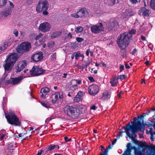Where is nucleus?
Masks as SVG:
<instances>
[{
	"instance_id": "nucleus-46",
	"label": "nucleus",
	"mask_w": 155,
	"mask_h": 155,
	"mask_svg": "<svg viewBox=\"0 0 155 155\" xmlns=\"http://www.w3.org/2000/svg\"><path fill=\"white\" fill-rule=\"evenodd\" d=\"M41 104L43 106L47 108H48L49 107V106L48 104H46L45 103H41Z\"/></svg>"
},
{
	"instance_id": "nucleus-7",
	"label": "nucleus",
	"mask_w": 155,
	"mask_h": 155,
	"mask_svg": "<svg viewBox=\"0 0 155 155\" xmlns=\"http://www.w3.org/2000/svg\"><path fill=\"white\" fill-rule=\"evenodd\" d=\"M88 11L86 9L83 8L79 10L76 13L71 14V15L75 18H78L86 17L88 15Z\"/></svg>"
},
{
	"instance_id": "nucleus-57",
	"label": "nucleus",
	"mask_w": 155,
	"mask_h": 155,
	"mask_svg": "<svg viewBox=\"0 0 155 155\" xmlns=\"http://www.w3.org/2000/svg\"><path fill=\"white\" fill-rule=\"evenodd\" d=\"M117 141V139H115L112 142V144L113 145Z\"/></svg>"
},
{
	"instance_id": "nucleus-58",
	"label": "nucleus",
	"mask_w": 155,
	"mask_h": 155,
	"mask_svg": "<svg viewBox=\"0 0 155 155\" xmlns=\"http://www.w3.org/2000/svg\"><path fill=\"white\" fill-rule=\"evenodd\" d=\"M8 43H7V42L5 43H4L3 46L5 47V48H6L8 47Z\"/></svg>"
},
{
	"instance_id": "nucleus-8",
	"label": "nucleus",
	"mask_w": 155,
	"mask_h": 155,
	"mask_svg": "<svg viewBox=\"0 0 155 155\" xmlns=\"http://www.w3.org/2000/svg\"><path fill=\"white\" fill-rule=\"evenodd\" d=\"M45 72V70L37 66H34L30 71L31 75L34 76L39 75L43 74Z\"/></svg>"
},
{
	"instance_id": "nucleus-20",
	"label": "nucleus",
	"mask_w": 155,
	"mask_h": 155,
	"mask_svg": "<svg viewBox=\"0 0 155 155\" xmlns=\"http://www.w3.org/2000/svg\"><path fill=\"white\" fill-rule=\"evenodd\" d=\"M50 90L47 87H44L41 88V93L42 94L41 97L45 98L46 95L49 93Z\"/></svg>"
},
{
	"instance_id": "nucleus-35",
	"label": "nucleus",
	"mask_w": 155,
	"mask_h": 155,
	"mask_svg": "<svg viewBox=\"0 0 155 155\" xmlns=\"http://www.w3.org/2000/svg\"><path fill=\"white\" fill-rule=\"evenodd\" d=\"M15 147L14 146L13 143H11L9 144L8 146V148L10 150H13Z\"/></svg>"
},
{
	"instance_id": "nucleus-23",
	"label": "nucleus",
	"mask_w": 155,
	"mask_h": 155,
	"mask_svg": "<svg viewBox=\"0 0 155 155\" xmlns=\"http://www.w3.org/2000/svg\"><path fill=\"white\" fill-rule=\"evenodd\" d=\"M147 153L149 155H155V145L149 146L147 150Z\"/></svg>"
},
{
	"instance_id": "nucleus-4",
	"label": "nucleus",
	"mask_w": 155,
	"mask_h": 155,
	"mask_svg": "<svg viewBox=\"0 0 155 155\" xmlns=\"http://www.w3.org/2000/svg\"><path fill=\"white\" fill-rule=\"evenodd\" d=\"M31 47V44L30 43L24 42L18 45L16 50L18 53L23 54L28 52Z\"/></svg>"
},
{
	"instance_id": "nucleus-17",
	"label": "nucleus",
	"mask_w": 155,
	"mask_h": 155,
	"mask_svg": "<svg viewBox=\"0 0 155 155\" xmlns=\"http://www.w3.org/2000/svg\"><path fill=\"white\" fill-rule=\"evenodd\" d=\"M127 149L121 155H131V151L134 148L130 143H128L126 145Z\"/></svg>"
},
{
	"instance_id": "nucleus-54",
	"label": "nucleus",
	"mask_w": 155,
	"mask_h": 155,
	"mask_svg": "<svg viewBox=\"0 0 155 155\" xmlns=\"http://www.w3.org/2000/svg\"><path fill=\"white\" fill-rule=\"evenodd\" d=\"M72 37V35L71 33H69L67 35V38H71Z\"/></svg>"
},
{
	"instance_id": "nucleus-25",
	"label": "nucleus",
	"mask_w": 155,
	"mask_h": 155,
	"mask_svg": "<svg viewBox=\"0 0 155 155\" xmlns=\"http://www.w3.org/2000/svg\"><path fill=\"white\" fill-rule=\"evenodd\" d=\"M56 146H55V145H50L48 148L44 149V150H45V154L50 153L51 150L56 148Z\"/></svg>"
},
{
	"instance_id": "nucleus-12",
	"label": "nucleus",
	"mask_w": 155,
	"mask_h": 155,
	"mask_svg": "<svg viewBox=\"0 0 155 155\" xmlns=\"http://www.w3.org/2000/svg\"><path fill=\"white\" fill-rule=\"evenodd\" d=\"M104 28L102 24L99 23V25H94L91 27L92 32L94 33H98L103 30Z\"/></svg>"
},
{
	"instance_id": "nucleus-44",
	"label": "nucleus",
	"mask_w": 155,
	"mask_h": 155,
	"mask_svg": "<svg viewBox=\"0 0 155 155\" xmlns=\"http://www.w3.org/2000/svg\"><path fill=\"white\" fill-rule=\"evenodd\" d=\"M85 64L88 67L89 65L91 63V61L89 60H88L87 61H85Z\"/></svg>"
},
{
	"instance_id": "nucleus-64",
	"label": "nucleus",
	"mask_w": 155,
	"mask_h": 155,
	"mask_svg": "<svg viewBox=\"0 0 155 155\" xmlns=\"http://www.w3.org/2000/svg\"><path fill=\"white\" fill-rule=\"evenodd\" d=\"M91 108L92 110H95L97 108V107L95 105H93L91 107Z\"/></svg>"
},
{
	"instance_id": "nucleus-47",
	"label": "nucleus",
	"mask_w": 155,
	"mask_h": 155,
	"mask_svg": "<svg viewBox=\"0 0 155 155\" xmlns=\"http://www.w3.org/2000/svg\"><path fill=\"white\" fill-rule=\"evenodd\" d=\"M88 78L89 80L91 82H94L95 81L94 79L92 77H88Z\"/></svg>"
},
{
	"instance_id": "nucleus-49",
	"label": "nucleus",
	"mask_w": 155,
	"mask_h": 155,
	"mask_svg": "<svg viewBox=\"0 0 155 155\" xmlns=\"http://www.w3.org/2000/svg\"><path fill=\"white\" fill-rule=\"evenodd\" d=\"M56 53H53L52 55H51V58L52 59H53L54 60L56 59Z\"/></svg>"
},
{
	"instance_id": "nucleus-60",
	"label": "nucleus",
	"mask_w": 155,
	"mask_h": 155,
	"mask_svg": "<svg viewBox=\"0 0 155 155\" xmlns=\"http://www.w3.org/2000/svg\"><path fill=\"white\" fill-rule=\"evenodd\" d=\"M137 52V50L136 48H135L134 49L133 51L132 52V54L133 55H134L136 52Z\"/></svg>"
},
{
	"instance_id": "nucleus-13",
	"label": "nucleus",
	"mask_w": 155,
	"mask_h": 155,
	"mask_svg": "<svg viewBox=\"0 0 155 155\" xmlns=\"http://www.w3.org/2000/svg\"><path fill=\"white\" fill-rule=\"evenodd\" d=\"M27 64L26 60H22L19 62L15 67V72L17 73L21 71L26 66Z\"/></svg>"
},
{
	"instance_id": "nucleus-3",
	"label": "nucleus",
	"mask_w": 155,
	"mask_h": 155,
	"mask_svg": "<svg viewBox=\"0 0 155 155\" xmlns=\"http://www.w3.org/2000/svg\"><path fill=\"white\" fill-rule=\"evenodd\" d=\"M64 111L65 114L73 119H76L80 116V113L79 110L68 105L65 106L64 108Z\"/></svg>"
},
{
	"instance_id": "nucleus-24",
	"label": "nucleus",
	"mask_w": 155,
	"mask_h": 155,
	"mask_svg": "<svg viewBox=\"0 0 155 155\" xmlns=\"http://www.w3.org/2000/svg\"><path fill=\"white\" fill-rule=\"evenodd\" d=\"M23 77L22 76H19L16 78H12V84L15 85L19 83L22 81Z\"/></svg>"
},
{
	"instance_id": "nucleus-10",
	"label": "nucleus",
	"mask_w": 155,
	"mask_h": 155,
	"mask_svg": "<svg viewBox=\"0 0 155 155\" xmlns=\"http://www.w3.org/2000/svg\"><path fill=\"white\" fill-rule=\"evenodd\" d=\"M51 26L49 23L45 22L41 23L38 27L39 30L44 32H45L49 31Z\"/></svg>"
},
{
	"instance_id": "nucleus-11",
	"label": "nucleus",
	"mask_w": 155,
	"mask_h": 155,
	"mask_svg": "<svg viewBox=\"0 0 155 155\" xmlns=\"http://www.w3.org/2000/svg\"><path fill=\"white\" fill-rule=\"evenodd\" d=\"M88 91L90 94L95 95L99 91V87L97 85L93 84L90 86L88 89Z\"/></svg>"
},
{
	"instance_id": "nucleus-14",
	"label": "nucleus",
	"mask_w": 155,
	"mask_h": 155,
	"mask_svg": "<svg viewBox=\"0 0 155 155\" xmlns=\"http://www.w3.org/2000/svg\"><path fill=\"white\" fill-rule=\"evenodd\" d=\"M135 12L130 9H127L125 10V12L123 13L121 18L124 19L125 18H128L130 16L134 15Z\"/></svg>"
},
{
	"instance_id": "nucleus-62",
	"label": "nucleus",
	"mask_w": 155,
	"mask_h": 155,
	"mask_svg": "<svg viewBox=\"0 0 155 155\" xmlns=\"http://www.w3.org/2000/svg\"><path fill=\"white\" fill-rule=\"evenodd\" d=\"M75 81H76V83L78 84H80L81 83V81L80 80L78 81V80H76Z\"/></svg>"
},
{
	"instance_id": "nucleus-39",
	"label": "nucleus",
	"mask_w": 155,
	"mask_h": 155,
	"mask_svg": "<svg viewBox=\"0 0 155 155\" xmlns=\"http://www.w3.org/2000/svg\"><path fill=\"white\" fill-rule=\"evenodd\" d=\"M127 76L125 75H122L120 76H119L117 77H119V79H120L121 80H123Z\"/></svg>"
},
{
	"instance_id": "nucleus-9",
	"label": "nucleus",
	"mask_w": 155,
	"mask_h": 155,
	"mask_svg": "<svg viewBox=\"0 0 155 155\" xmlns=\"http://www.w3.org/2000/svg\"><path fill=\"white\" fill-rule=\"evenodd\" d=\"M18 58V54L15 53H12L9 54L6 60L7 61L14 64Z\"/></svg>"
},
{
	"instance_id": "nucleus-48",
	"label": "nucleus",
	"mask_w": 155,
	"mask_h": 155,
	"mask_svg": "<svg viewBox=\"0 0 155 155\" xmlns=\"http://www.w3.org/2000/svg\"><path fill=\"white\" fill-rule=\"evenodd\" d=\"M64 138L65 142H67L68 141H70V140H71V138L68 139V138L67 137H65Z\"/></svg>"
},
{
	"instance_id": "nucleus-56",
	"label": "nucleus",
	"mask_w": 155,
	"mask_h": 155,
	"mask_svg": "<svg viewBox=\"0 0 155 155\" xmlns=\"http://www.w3.org/2000/svg\"><path fill=\"white\" fill-rule=\"evenodd\" d=\"M141 39L143 41H145L146 40V37L143 35H141Z\"/></svg>"
},
{
	"instance_id": "nucleus-42",
	"label": "nucleus",
	"mask_w": 155,
	"mask_h": 155,
	"mask_svg": "<svg viewBox=\"0 0 155 155\" xmlns=\"http://www.w3.org/2000/svg\"><path fill=\"white\" fill-rule=\"evenodd\" d=\"M108 150L106 149L103 153L101 154L100 155H108Z\"/></svg>"
},
{
	"instance_id": "nucleus-6",
	"label": "nucleus",
	"mask_w": 155,
	"mask_h": 155,
	"mask_svg": "<svg viewBox=\"0 0 155 155\" xmlns=\"http://www.w3.org/2000/svg\"><path fill=\"white\" fill-rule=\"evenodd\" d=\"M48 5L49 4L46 1H40L36 7V11L38 12H40L43 10H47L48 7Z\"/></svg>"
},
{
	"instance_id": "nucleus-51",
	"label": "nucleus",
	"mask_w": 155,
	"mask_h": 155,
	"mask_svg": "<svg viewBox=\"0 0 155 155\" xmlns=\"http://www.w3.org/2000/svg\"><path fill=\"white\" fill-rule=\"evenodd\" d=\"M120 72H122V70H124V66L123 65H120Z\"/></svg>"
},
{
	"instance_id": "nucleus-38",
	"label": "nucleus",
	"mask_w": 155,
	"mask_h": 155,
	"mask_svg": "<svg viewBox=\"0 0 155 155\" xmlns=\"http://www.w3.org/2000/svg\"><path fill=\"white\" fill-rule=\"evenodd\" d=\"M76 40L78 42H81L84 41V39L82 38L77 37Z\"/></svg>"
},
{
	"instance_id": "nucleus-41",
	"label": "nucleus",
	"mask_w": 155,
	"mask_h": 155,
	"mask_svg": "<svg viewBox=\"0 0 155 155\" xmlns=\"http://www.w3.org/2000/svg\"><path fill=\"white\" fill-rule=\"evenodd\" d=\"M5 83L6 84H12V78H11L10 79L8 80H7L5 81Z\"/></svg>"
},
{
	"instance_id": "nucleus-27",
	"label": "nucleus",
	"mask_w": 155,
	"mask_h": 155,
	"mask_svg": "<svg viewBox=\"0 0 155 155\" xmlns=\"http://www.w3.org/2000/svg\"><path fill=\"white\" fill-rule=\"evenodd\" d=\"M111 93L108 91H105L103 93V97L104 100H107L110 97Z\"/></svg>"
},
{
	"instance_id": "nucleus-26",
	"label": "nucleus",
	"mask_w": 155,
	"mask_h": 155,
	"mask_svg": "<svg viewBox=\"0 0 155 155\" xmlns=\"http://www.w3.org/2000/svg\"><path fill=\"white\" fill-rule=\"evenodd\" d=\"M119 79V77H115L113 78L110 80V83L111 84V86L113 87L117 85L118 83V80Z\"/></svg>"
},
{
	"instance_id": "nucleus-50",
	"label": "nucleus",
	"mask_w": 155,
	"mask_h": 155,
	"mask_svg": "<svg viewBox=\"0 0 155 155\" xmlns=\"http://www.w3.org/2000/svg\"><path fill=\"white\" fill-rule=\"evenodd\" d=\"M43 14L44 15H46L48 14V12L46 10H43Z\"/></svg>"
},
{
	"instance_id": "nucleus-21",
	"label": "nucleus",
	"mask_w": 155,
	"mask_h": 155,
	"mask_svg": "<svg viewBox=\"0 0 155 155\" xmlns=\"http://www.w3.org/2000/svg\"><path fill=\"white\" fill-rule=\"evenodd\" d=\"M12 8L10 7L6 8L2 12L3 16L4 17H7L10 15L12 12Z\"/></svg>"
},
{
	"instance_id": "nucleus-63",
	"label": "nucleus",
	"mask_w": 155,
	"mask_h": 155,
	"mask_svg": "<svg viewBox=\"0 0 155 155\" xmlns=\"http://www.w3.org/2000/svg\"><path fill=\"white\" fill-rule=\"evenodd\" d=\"M5 136V134H3L2 135V136L1 137L0 139L1 140H3V139Z\"/></svg>"
},
{
	"instance_id": "nucleus-31",
	"label": "nucleus",
	"mask_w": 155,
	"mask_h": 155,
	"mask_svg": "<svg viewBox=\"0 0 155 155\" xmlns=\"http://www.w3.org/2000/svg\"><path fill=\"white\" fill-rule=\"evenodd\" d=\"M119 0H110V4L111 5H113L116 3L118 2Z\"/></svg>"
},
{
	"instance_id": "nucleus-28",
	"label": "nucleus",
	"mask_w": 155,
	"mask_h": 155,
	"mask_svg": "<svg viewBox=\"0 0 155 155\" xmlns=\"http://www.w3.org/2000/svg\"><path fill=\"white\" fill-rule=\"evenodd\" d=\"M150 114L153 117V119H155L154 117L155 116V109L153 108H151L150 110L149 111L148 113L147 114V115Z\"/></svg>"
},
{
	"instance_id": "nucleus-19",
	"label": "nucleus",
	"mask_w": 155,
	"mask_h": 155,
	"mask_svg": "<svg viewBox=\"0 0 155 155\" xmlns=\"http://www.w3.org/2000/svg\"><path fill=\"white\" fill-rule=\"evenodd\" d=\"M84 94L83 92L80 91L78 93L77 95L74 98L73 100L74 102H78L80 101L82 99V97Z\"/></svg>"
},
{
	"instance_id": "nucleus-1",
	"label": "nucleus",
	"mask_w": 155,
	"mask_h": 155,
	"mask_svg": "<svg viewBox=\"0 0 155 155\" xmlns=\"http://www.w3.org/2000/svg\"><path fill=\"white\" fill-rule=\"evenodd\" d=\"M143 118L144 116L141 115L138 117V120L137 122H131L132 125H130V123H129L126 127H124V130H125L127 136L134 141L135 144H137L138 143L137 140L135 139L137 137L136 133L139 131L143 133L146 126H147L150 128V130L149 131L147 130H146L147 133L150 134V139L152 141H154L153 135H155V132L153 131V129L152 127H153L155 129V122L151 121L150 123L144 124L143 121Z\"/></svg>"
},
{
	"instance_id": "nucleus-36",
	"label": "nucleus",
	"mask_w": 155,
	"mask_h": 155,
	"mask_svg": "<svg viewBox=\"0 0 155 155\" xmlns=\"http://www.w3.org/2000/svg\"><path fill=\"white\" fill-rule=\"evenodd\" d=\"M77 86V84L74 85H73L70 87V90L71 91H74L76 88Z\"/></svg>"
},
{
	"instance_id": "nucleus-16",
	"label": "nucleus",
	"mask_w": 155,
	"mask_h": 155,
	"mask_svg": "<svg viewBox=\"0 0 155 155\" xmlns=\"http://www.w3.org/2000/svg\"><path fill=\"white\" fill-rule=\"evenodd\" d=\"M108 27L109 30L115 31L119 27L118 21L116 20H114L108 24Z\"/></svg>"
},
{
	"instance_id": "nucleus-55",
	"label": "nucleus",
	"mask_w": 155,
	"mask_h": 155,
	"mask_svg": "<svg viewBox=\"0 0 155 155\" xmlns=\"http://www.w3.org/2000/svg\"><path fill=\"white\" fill-rule=\"evenodd\" d=\"M113 145H111L110 144L109 146L108 147L106 148L107 149V150H108L109 149H111L113 147Z\"/></svg>"
},
{
	"instance_id": "nucleus-52",
	"label": "nucleus",
	"mask_w": 155,
	"mask_h": 155,
	"mask_svg": "<svg viewBox=\"0 0 155 155\" xmlns=\"http://www.w3.org/2000/svg\"><path fill=\"white\" fill-rule=\"evenodd\" d=\"M44 150H40L39 151L37 155H41L42 152Z\"/></svg>"
},
{
	"instance_id": "nucleus-18",
	"label": "nucleus",
	"mask_w": 155,
	"mask_h": 155,
	"mask_svg": "<svg viewBox=\"0 0 155 155\" xmlns=\"http://www.w3.org/2000/svg\"><path fill=\"white\" fill-rule=\"evenodd\" d=\"M139 14L144 17H147L149 16L150 13L149 10L144 7H142L139 10Z\"/></svg>"
},
{
	"instance_id": "nucleus-22",
	"label": "nucleus",
	"mask_w": 155,
	"mask_h": 155,
	"mask_svg": "<svg viewBox=\"0 0 155 155\" xmlns=\"http://www.w3.org/2000/svg\"><path fill=\"white\" fill-rule=\"evenodd\" d=\"M5 64L3 65L5 70L6 71H10L12 69V67L14 64L7 61L6 60H5Z\"/></svg>"
},
{
	"instance_id": "nucleus-29",
	"label": "nucleus",
	"mask_w": 155,
	"mask_h": 155,
	"mask_svg": "<svg viewBox=\"0 0 155 155\" xmlns=\"http://www.w3.org/2000/svg\"><path fill=\"white\" fill-rule=\"evenodd\" d=\"M61 32L59 31H57L53 33V34L51 35V37L52 38H54L61 35Z\"/></svg>"
},
{
	"instance_id": "nucleus-33",
	"label": "nucleus",
	"mask_w": 155,
	"mask_h": 155,
	"mask_svg": "<svg viewBox=\"0 0 155 155\" xmlns=\"http://www.w3.org/2000/svg\"><path fill=\"white\" fill-rule=\"evenodd\" d=\"M83 30V28L81 26H78L77 27L76 32L77 33L81 32Z\"/></svg>"
},
{
	"instance_id": "nucleus-43",
	"label": "nucleus",
	"mask_w": 155,
	"mask_h": 155,
	"mask_svg": "<svg viewBox=\"0 0 155 155\" xmlns=\"http://www.w3.org/2000/svg\"><path fill=\"white\" fill-rule=\"evenodd\" d=\"M43 35L41 33H40L38 35H37L35 38V40H37L39 39Z\"/></svg>"
},
{
	"instance_id": "nucleus-40",
	"label": "nucleus",
	"mask_w": 155,
	"mask_h": 155,
	"mask_svg": "<svg viewBox=\"0 0 155 155\" xmlns=\"http://www.w3.org/2000/svg\"><path fill=\"white\" fill-rule=\"evenodd\" d=\"M129 1L132 4H136L140 2V0H129Z\"/></svg>"
},
{
	"instance_id": "nucleus-37",
	"label": "nucleus",
	"mask_w": 155,
	"mask_h": 155,
	"mask_svg": "<svg viewBox=\"0 0 155 155\" xmlns=\"http://www.w3.org/2000/svg\"><path fill=\"white\" fill-rule=\"evenodd\" d=\"M74 54L75 59L78 60L79 57V55L80 54V52L79 51H78L77 52H74Z\"/></svg>"
},
{
	"instance_id": "nucleus-30",
	"label": "nucleus",
	"mask_w": 155,
	"mask_h": 155,
	"mask_svg": "<svg viewBox=\"0 0 155 155\" xmlns=\"http://www.w3.org/2000/svg\"><path fill=\"white\" fill-rule=\"evenodd\" d=\"M150 8L154 10H155V0H151L150 2Z\"/></svg>"
},
{
	"instance_id": "nucleus-2",
	"label": "nucleus",
	"mask_w": 155,
	"mask_h": 155,
	"mask_svg": "<svg viewBox=\"0 0 155 155\" xmlns=\"http://www.w3.org/2000/svg\"><path fill=\"white\" fill-rule=\"evenodd\" d=\"M131 35L126 32L120 34L118 37L117 43L122 50H124L129 45L130 41Z\"/></svg>"
},
{
	"instance_id": "nucleus-32",
	"label": "nucleus",
	"mask_w": 155,
	"mask_h": 155,
	"mask_svg": "<svg viewBox=\"0 0 155 155\" xmlns=\"http://www.w3.org/2000/svg\"><path fill=\"white\" fill-rule=\"evenodd\" d=\"M136 32V31L135 29H132L131 30L129 31V33H127V34H130L131 35L130 37V40L131 39L132 37V34H135Z\"/></svg>"
},
{
	"instance_id": "nucleus-61",
	"label": "nucleus",
	"mask_w": 155,
	"mask_h": 155,
	"mask_svg": "<svg viewBox=\"0 0 155 155\" xmlns=\"http://www.w3.org/2000/svg\"><path fill=\"white\" fill-rule=\"evenodd\" d=\"M87 67L85 64H83L82 66V69H83L86 68Z\"/></svg>"
},
{
	"instance_id": "nucleus-5",
	"label": "nucleus",
	"mask_w": 155,
	"mask_h": 155,
	"mask_svg": "<svg viewBox=\"0 0 155 155\" xmlns=\"http://www.w3.org/2000/svg\"><path fill=\"white\" fill-rule=\"evenodd\" d=\"M5 117L9 124L19 126L21 125V122L14 113H10L9 114L5 116Z\"/></svg>"
},
{
	"instance_id": "nucleus-53",
	"label": "nucleus",
	"mask_w": 155,
	"mask_h": 155,
	"mask_svg": "<svg viewBox=\"0 0 155 155\" xmlns=\"http://www.w3.org/2000/svg\"><path fill=\"white\" fill-rule=\"evenodd\" d=\"M9 4H10V5L11 6V7H10L12 8H12H14V5H13V4L12 3V2L9 1Z\"/></svg>"
},
{
	"instance_id": "nucleus-15",
	"label": "nucleus",
	"mask_w": 155,
	"mask_h": 155,
	"mask_svg": "<svg viewBox=\"0 0 155 155\" xmlns=\"http://www.w3.org/2000/svg\"><path fill=\"white\" fill-rule=\"evenodd\" d=\"M43 58V54L41 52L34 54L31 57L32 59L35 62H37L41 61Z\"/></svg>"
},
{
	"instance_id": "nucleus-45",
	"label": "nucleus",
	"mask_w": 155,
	"mask_h": 155,
	"mask_svg": "<svg viewBox=\"0 0 155 155\" xmlns=\"http://www.w3.org/2000/svg\"><path fill=\"white\" fill-rule=\"evenodd\" d=\"M135 155H143L141 152L138 151H135Z\"/></svg>"
},
{
	"instance_id": "nucleus-34",
	"label": "nucleus",
	"mask_w": 155,
	"mask_h": 155,
	"mask_svg": "<svg viewBox=\"0 0 155 155\" xmlns=\"http://www.w3.org/2000/svg\"><path fill=\"white\" fill-rule=\"evenodd\" d=\"M7 0H0V6L5 5L6 3Z\"/></svg>"
},
{
	"instance_id": "nucleus-59",
	"label": "nucleus",
	"mask_w": 155,
	"mask_h": 155,
	"mask_svg": "<svg viewBox=\"0 0 155 155\" xmlns=\"http://www.w3.org/2000/svg\"><path fill=\"white\" fill-rule=\"evenodd\" d=\"M14 34L15 35V36L17 37L18 35V32L17 31H14Z\"/></svg>"
}]
</instances>
